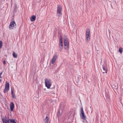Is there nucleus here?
Returning <instances> with one entry per match:
<instances>
[{"label": "nucleus", "mask_w": 123, "mask_h": 123, "mask_svg": "<svg viewBox=\"0 0 123 123\" xmlns=\"http://www.w3.org/2000/svg\"><path fill=\"white\" fill-rule=\"evenodd\" d=\"M57 58V56L56 55H54L51 60V62L52 64H53L55 62L56 59Z\"/></svg>", "instance_id": "7"}, {"label": "nucleus", "mask_w": 123, "mask_h": 123, "mask_svg": "<svg viewBox=\"0 0 123 123\" xmlns=\"http://www.w3.org/2000/svg\"><path fill=\"white\" fill-rule=\"evenodd\" d=\"M8 90H6V89H4V93H6V92H7Z\"/></svg>", "instance_id": "22"}, {"label": "nucleus", "mask_w": 123, "mask_h": 123, "mask_svg": "<svg viewBox=\"0 0 123 123\" xmlns=\"http://www.w3.org/2000/svg\"><path fill=\"white\" fill-rule=\"evenodd\" d=\"M10 122L12 123H17L14 119H11L10 120Z\"/></svg>", "instance_id": "17"}, {"label": "nucleus", "mask_w": 123, "mask_h": 123, "mask_svg": "<svg viewBox=\"0 0 123 123\" xmlns=\"http://www.w3.org/2000/svg\"><path fill=\"white\" fill-rule=\"evenodd\" d=\"M64 105H63V108H62V109H63V108H64Z\"/></svg>", "instance_id": "28"}, {"label": "nucleus", "mask_w": 123, "mask_h": 123, "mask_svg": "<svg viewBox=\"0 0 123 123\" xmlns=\"http://www.w3.org/2000/svg\"><path fill=\"white\" fill-rule=\"evenodd\" d=\"M36 98V97H34V98Z\"/></svg>", "instance_id": "30"}, {"label": "nucleus", "mask_w": 123, "mask_h": 123, "mask_svg": "<svg viewBox=\"0 0 123 123\" xmlns=\"http://www.w3.org/2000/svg\"><path fill=\"white\" fill-rule=\"evenodd\" d=\"M80 113H82V112H84V111L83 110V107H81V108L80 109Z\"/></svg>", "instance_id": "20"}, {"label": "nucleus", "mask_w": 123, "mask_h": 123, "mask_svg": "<svg viewBox=\"0 0 123 123\" xmlns=\"http://www.w3.org/2000/svg\"><path fill=\"white\" fill-rule=\"evenodd\" d=\"M64 43L65 46L64 48L66 50L68 49L69 46V42L68 38H66L64 39Z\"/></svg>", "instance_id": "2"}, {"label": "nucleus", "mask_w": 123, "mask_h": 123, "mask_svg": "<svg viewBox=\"0 0 123 123\" xmlns=\"http://www.w3.org/2000/svg\"><path fill=\"white\" fill-rule=\"evenodd\" d=\"M45 86L48 89L50 88L51 85V80L48 78H45Z\"/></svg>", "instance_id": "1"}, {"label": "nucleus", "mask_w": 123, "mask_h": 123, "mask_svg": "<svg viewBox=\"0 0 123 123\" xmlns=\"http://www.w3.org/2000/svg\"><path fill=\"white\" fill-rule=\"evenodd\" d=\"M49 122V118L48 116H47L44 119L45 123H48Z\"/></svg>", "instance_id": "15"}, {"label": "nucleus", "mask_w": 123, "mask_h": 123, "mask_svg": "<svg viewBox=\"0 0 123 123\" xmlns=\"http://www.w3.org/2000/svg\"><path fill=\"white\" fill-rule=\"evenodd\" d=\"M1 81V80L0 79V81Z\"/></svg>", "instance_id": "29"}, {"label": "nucleus", "mask_w": 123, "mask_h": 123, "mask_svg": "<svg viewBox=\"0 0 123 123\" xmlns=\"http://www.w3.org/2000/svg\"><path fill=\"white\" fill-rule=\"evenodd\" d=\"M86 36L87 41H89L90 39V32L89 29H87L86 30Z\"/></svg>", "instance_id": "3"}, {"label": "nucleus", "mask_w": 123, "mask_h": 123, "mask_svg": "<svg viewBox=\"0 0 123 123\" xmlns=\"http://www.w3.org/2000/svg\"><path fill=\"white\" fill-rule=\"evenodd\" d=\"M102 68L103 71H105V73H106L107 72V65L105 63L104 64L102 65Z\"/></svg>", "instance_id": "6"}, {"label": "nucleus", "mask_w": 123, "mask_h": 123, "mask_svg": "<svg viewBox=\"0 0 123 123\" xmlns=\"http://www.w3.org/2000/svg\"><path fill=\"white\" fill-rule=\"evenodd\" d=\"M102 71L103 73H105V71H103V70Z\"/></svg>", "instance_id": "27"}, {"label": "nucleus", "mask_w": 123, "mask_h": 123, "mask_svg": "<svg viewBox=\"0 0 123 123\" xmlns=\"http://www.w3.org/2000/svg\"><path fill=\"white\" fill-rule=\"evenodd\" d=\"M62 107V104H61L60 105V108H61Z\"/></svg>", "instance_id": "24"}, {"label": "nucleus", "mask_w": 123, "mask_h": 123, "mask_svg": "<svg viewBox=\"0 0 123 123\" xmlns=\"http://www.w3.org/2000/svg\"><path fill=\"white\" fill-rule=\"evenodd\" d=\"M62 7L61 6L59 5H58L57 9V12L59 14L58 15L59 17H60V14H61V12L62 11Z\"/></svg>", "instance_id": "5"}, {"label": "nucleus", "mask_w": 123, "mask_h": 123, "mask_svg": "<svg viewBox=\"0 0 123 123\" xmlns=\"http://www.w3.org/2000/svg\"><path fill=\"white\" fill-rule=\"evenodd\" d=\"M30 19L31 21L33 22L36 19V16L34 15H32L30 17Z\"/></svg>", "instance_id": "12"}, {"label": "nucleus", "mask_w": 123, "mask_h": 123, "mask_svg": "<svg viewBox=\"0 0 123 123\" xmlns=\"http://www.w3.org/2000/svg\"><path fill=\"white\" fill-rule=\"evenodd\" d=\"M13 56L14 57L17 58V55L14 52H13Z\"/></svg>", "instance_id": "16"}, {"label": "nucleus", "mask_w": 123, "mask_h": 123, "mask_svg": "<svg viewBox=\"0 0 123 123\" xmlns=\"http://www.w3.org/2000/svg\"><path fill=\"white\" fill-rule=\"evenodd\" d=\"M17 8V6H15L14 7V12H15V9H16Z\"/></svg>", "instance_id": "23"}, {"label": "nucleus", "mask_w": 123, "mask_h": 123, "mask_svg": "<svg viewBox=\"0 0 123 123\" xmlns=\"http://www.w3.org/2000/svg\"><path fill=\"white\" fill-rule=\"evenodd\" d=\"M80 115L81 118L83 120H85L86 119V117L84 112L80 113Z\"/></svg>", "instance_id": "8"}, {"label": "nucleus", "mask_w": 123, "mask_h": 123, "mask_svg": "<svg viewBox=\"0 0 123 123\" xmlns=\"http://www.w3.org/2000/svg\"><path fill=\"white\" fill-rule=\"evenodd\" d=\"M11 93L12 98H16L15 96V94L14 93V91L12 90V88L11 89Z\"/></svg>", "instance_id": "13"}, {"label": "nucleus", "mask_w": 123, "mask_h": 123, "mask_svg": "<svg viewBox=\"0 0 123 123\" xmlns=\"http://www.w3.org/2000/svg\"><path fill=\"white\" fill-rule=\"evenodd\" d=\"M10 107L11 111H13L14 107V105L13 102H11L10 104Z\"/></svg>", "instance_id": "9"}, {"label": "nucleus", "mask_w": 123, "mask_h": 123, "mask_svg": "<svg viewBox=\"0 0 123 123\" xmlns=\"http://www.w3.org/2000/svg\"><path fill=\"white\" fill-rule=\"evenodd\" d=\"M59 44H63L62 37V36L61 35H60V38H59Z\"/></svg>", "instance_id": "14"}, {"label": "nucleus", "mask_w": 123, "mask_h": 123, "mask_svg": "<svg viewBox=\"0 0 123 123\" xmlns=\"http://www.w3.org/2000/svg\"><path fill=\"white\" fill-rule=\"evenodd\" d=\"M2 72L1 73H0V78H1V74H2Z\"/></svg>", "instance_id": "26"}, {"label": "nucleus", "mask_w": 123, "mask_h": 123, "mask_svg": "<svg viewBox=\"0 0 123 123\" xmlns=\"http://www.w3.org/2000/svg\"><path fill=\"white\" fill-rule=\"evenodd\" d=\"M57 117H59L60 115V112L59 111V110H58L56 114Z\"/></svg>", "instance_id": "18"}, {"label": "nucleus", "mask_w": 123, "mask_h": 123, "mask_svg": "<svg viewBox=\"0 0 123 123\" xmlns=\"http://www.w3.org/2000/svg\"><path fill=\"white\" fill-rule=\"evenodd\" d=\"M9 82H6V84L5 86V89H6L7 90H8L9 89Z\"/></svg>", "instance_id": "10"}, {"label": "nucleus", "mask_w": 123, "mask_h": 123, "mask_svg": "<svg viewBox=\"0 0 123 123\" xmlns=\"http://www.w3.org/2000/svg\"><path fill=\"white\" fill-rule=\"evenodd\" d=\"M10 119H9L8 118V119H6L5 120V121H6V122H7L8 123H9L10 122L9 121Z\"/></svg>", "instance_id": "21"}, {"label": "nucleus", "mask_w": 123, "mask_h": 123, "mask_svg": "<svg viewBox=\"0 0 123 123\" xmlns=\"http://www.w3.org/2000/svg\"><path fill=\"white\" fill-rule=\"evenodd\" d=\"M119 51L120 53H122L123 51V48H120L119 49Z\"/></svg>", "instance_id": "19"}, {"label": "nucleus", "mask_w": 123, "mask_h": 123, "mask_svg": "<svg viewBox=\"0 0 123 123\" xmlns=\"http://www.w3.org/2000/svg\"><path fill=\"white\" fill-rule=\"evenodd\" d=\"M59 46L58 49L60 52L62 51V50L63 48V44H59Z\"/></svg>", "instance_id": "11"}, {"label": "nucleus", "mask_w": 123, "mask_h": 123, "mask_svg": "<svg viewBox=\"0 0 123 123\" xmlns=\"http://www.w3.org/2000/svg\"><path fill=\"white\" fill-rule=\"evenodd\" d=\"M3 63L4 65H5L6 64V62L5 61H3Z\"/></svg>", "instance_id": "25"}, {"label": "nucleus", "mask_w": 123, "mask_h": 123, "mask_svg": "<svg viewBox=\"0 0 123 123\" xmlns=\"http://www.w3.org/2000/svg\"><path fill=\"white\" fill-rule=\"evenodd\" d=\"M16 23L15 21L11 22L9 26L10 29H12L14 28V25H16Z\"/></svg>", "instance_id": "4"}]
</instances>
